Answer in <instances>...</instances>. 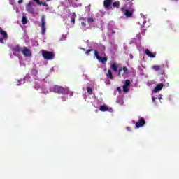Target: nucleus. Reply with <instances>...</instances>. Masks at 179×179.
Wrapping results in <instances>:
<instances>
[{"label":"nucleus","instance_id":"6e6552de","mask_svg":"<svg viewBox=\"0 0 179 179\" xmlns=\"http://www.w3.org/2000/svg\"><path fill=\"white\" fill-rule=\"evenodd\" d=\"M145 124H146V121H145V119H143V117H141L138 120V121L136 123V127L141 128V127H143V125H145Z\"/></svg>","mask_w":179,"mask_h":179},{"label":"nucleus","instance_id":"c756f323","mask_svg":"<svg viewBox=\"0 0 179 179\" xmlns=\"http://www.w3.org/2000/svg\"><path fill=\"white\" fill-rule=\"evenodd\" d=\"M88 94H92L93 93V90H87Z\"/></svg>","mask_w":179,"mask_h":179},{"label":"nucleus","instance_id":"a18cd8bd","mask_svg":"<svg viewBox=\"0 0 179 179\" xmlns=\"http://www.w3.org/2000/svg\"><path fill=\"white\" fill-rule=\"evenodd\" d=\"M76 2H78V0H75Z\"/></svg>","mask_w":179,"mask_h":179},{"label":"nucleus","instance_id":"7c9ffc66","mask_svg":"<svg viewBox=\"0 0 179 179\" xmlns=\"http://www.w3.org/2000/svg\"><path fill=\"white\" fill-rule=\"evenodd\" d=\"M42 6H48V4H47V3H43V4H42Z\"/></svg>","mask_w":179,"mask_h":179},{"label":"nucleus","instance_id":"f8f14e48","mask_svg":"<svg viewBox=\"0 0 179 179\" xmlns=\"http://www.w3.org/2000/svg\"><path fill=\"white\" fill-rule=\"evenodd\" d=\"M145 54L150 58H156V54H152L149 49L145 50Z\"/></svg>","mask_w":179,"mask_h":179},{"label":"nucleus","instance_id":"5701e85b","mask_svg":"<svg viewBox=\"0 0 179 179\" xmlns=\"http://www.w3.org/2000/svg\"><path fill=\"white\" fill-rule=\"evenodd\" d=\"M22 24H27V18L26 17H22Z\"/></svg>","mask_w":179,"mask_h":179},{"label":"nucleus","instance_id":"9d476101","mask_svg":"<svg viewBox=\"0 0 179 179\" xmlns=\"http://www.w3.org/2000/svg\"><path fill=\"white\" fill-rule=\"evenodd\" d=\"M129 86H131V80H126L123 85V90H129Z\"/></svg>","mask_w":179,"mask_h":179},{"label":"nucleus","instance_id":"2f4dec72","mask_svg":"<svg viewBox=\"0 0 179 179\" xmlns=\"http://www.w3.org/2000/svg\"><path fill=\"white\" fill-rule=\"evenodd\" d=\"M81 24H82V26H84V27H85V26H86V23H85V22H82Z\"/></svg>","mask_w":179,"mask_h":179},{"label":"nucleus","instance_id":"c03bdc74","mask_svg":"<svg viewBox=\"0 0 179 179\" xmlns=\"http://www.w3.org/2000/svg\"><path fill=\"white\" fill-rule=\"evenodd\" d=\"M152 101H155V98H152Z\"/></svg>","mask_w":179,"mask_h":179},{"label":"nucleus","instance_id":"a211bd4d","mask_svg":"<svg viewBox=\"0 0 179 179\" xmlns=\"http://www.w3.org/2000/svg\"><path fill=\"white\" fill-rule=\"evenodd\" d=\"M113 8H117V9H118V8H120V1H115L113 3Z\"/></svg>","mask_w":179,"mask_h":179},{"label":"nucleus","instance_id":"ddd939ff","mask_svg":"<svg viewBox=\"0 0 179 179\" xmlns=\"http://www.w3.org/2000/svg\"><path fill=\"white\" fill-rule=\"evenodd\" d=\"M0 33L1 36H3V38H8V32L3 31L1 28H0Z\"/></svg>","mask_w":179,"mask_h":179},{"label":"nucleus","instance_id":"79ce46f5","mask_svg":"<svg viewBox=\"0 0 179 179\" xmlns=\"http://www.w3.org/2000/svg\"><path fill=\"white\" fill-rule=\"evenodd\" d=\"M124 92L128 93V92H129V91H128V90H124Z\"/></svg>","mask_w":179,"mask_h":179},{"label":"nucleus","instance_id":"37998d69","mask_svg":"<svg viewBox=\"0 0 179 179\" xmlns=\"http://www.w3.org/2000/svg\"><path fill=\"white\" fill-rule=\"evenodd\" d=\"M50 1H51V0H46L47 2H50Z\"/></svg>","mask_w":179,"mask_h":179},{"label":"nucleus","instance_id":"473e14b6","mask_svg":"<svg viewBox=\"0 0 179 179\" xmlns=\"http://www.w3.org/2000/svg\"><path fill=\"white\" fill-rule=\"evenodd\" d=\"M23 3V0H19L18 1V3Z\"/></svg>","mask_w":179,"mask_h":179},{"label":"nucleus","instance_id":"39448f33","mask_svg":"<svg viewBox=\"0 0 179 179\" xmlns=\"http://www.w3.org/2000/svg\"><path fill=\"white\" fill-rule=\"evenodd\" d=\"M22 54H23L24 57H31V51H30V49L27 48V47L24 46L22 48Z\"/></svg>","mask_w":179,"mask_h":179},{"label":"nucleus","instance_id":"dca6fc26","mask_svg":"<svg viewBox=\"0 0 179 179\" xmlns=\"http://www.w3.org/2000/svg\"><path fill=\"white\" fill-rule=\"evenodd\" d=\"M164 86V85L163 83H159V84L157 85V86L155 87V89L154 90H162V89H163Z\"/></svg>","mask_w":179,"mask_h":179},{"label":"nucleus","instance_id":"a878e982","mask_svg":"<svg viewBox=\"0 0 179 179\" xmlns=\"http://www.w3.org/2000/svg\"><path fill=\"white\" fill-rule=\"evenodd\" d=\"M85 8H86L87 12H90V5L86 6Z\"/></svg>","mask_w":179,"mask_h":179},{"label":"nucleus","instance_id":"f03ea898","mask_svg":"<svg viewBox=\"0 0 179 179\" xmlns=\"http://www.w3.org/2000/svg\"><path fill=\"white\" fill-rule=\"evenodd\" d=\"M122 13H124L126 17H131L134 15V11L126 9L125 7L121 8Z\"/></svg>","mask_w":179,"mask_h":179},{"label":"nucleus","instance_id":"0eeeda50","mask_svg":"<svg viewBox=\"0 0 179 179\" xmlns=\"http://www.w3.org/2000/svg\"><path fill=\"white\" fill-rule=\"evenodd\" d=\"M13 55H16V54H19L20 52H22V51H23V48L20 47L19 45H17L16 46H15L14 48H13L12 49Z\"/></svg>","mask_w":179,"mask_h":179},{"label":"nucleus","instance_id":"412c9836","mask_svg":"<svg viewBox=\"0 0 179 179\" xmlns=\"http://www.w3.org/2000/svg\"><path fill=\"white\" fill-rule=\"evenodd\" d=\"M54 90H65V89L61 86L55 85Z\"/></svg>","mask_w":179,"mask_h":179},{"label":"nucleus","instance_id":"9b49d317","mask_svg":"<svg viewBox=\"0 0 179 179\" xmlns=\"http://www.w3.org/2000/svg\"><path fill=\"white\" fill-rule=\"evenodd\" d=\"M121 71H124V73H126V75H128L129 73V70L128 69L127 67L124 66V67H120V69H119V73L118 75L119 76L121 75Z\"/></svg>","mask_w":179,"mask_h":179},{"label":"nucleus","instance_id":"cd10ccee","mask_svg":"<svg viewBox=\"0 0 179 179\" xmlns=\"http://www.w3.org/2000/svg\"><path fill=\"white\" fill-rule=\"evenodd\" d=\"M0 43H1V44H4V41H3V38H0Z\"/></svg>","mask_w":179,"mask_h":179},{"label":"nucleus","instance_id":"72a5a7b5","mask_svg":"<svg viewBox=\"0 0 179 179\" xmlns=\"http://www.w3.org/2000/svg\"><path fill=\"white\" fill-rule=\"evenodd\" d=\"M63 91H61V90H57L56 91V93H62Z\"/></svg>","mask_w":179,"mask_h":179},{"label":"nucleus","instance_id":"e433bc0d","mask_svg":"<svg viewBox=\"0 0 179 179\" xmlns=\"http://www.w3.org/2000/svg\"><path fill=\"white\" fill-rule=\"evenodd\" d=\"M87 90H92V88L91 87H87Z\"/></svg>","mask_w":179,"mask_h":179},{"label":"nucleus","instance_id":"58836bf2","mask_svg":"<svg viewBox=\"0 0 179 179\" xmlns=\"http://www.w3.org/2000/svg\"><path fill=\"white\" fill-rule=\"evenodd\" d=\"M19 82H22V83H24V81L23 80H20Z\"/></svg>","mask_w":179,"mask_h":179},{"label":"nucleus","instance_id":"bb28decb","mask_svg":"<svg viewBox=\"0 0 179 179\" xmlns=\"http://www.w3.org/2000/svg\"><path fill=\"white\" fill-rule=\"evenodd\" d=\"M38 5H39L40 6H41V5L43 6V3H44V2H43V1H38Z\"/></svg>","mask_w":179,"mask_h":179},{"label":"nucleus","instance_id":"c85d7f7f","mask_svg":"<svg viewBox=\"0 0 179 179\" xmlns=\"http://www.w3.org/2000/svg\"><path fill=\"white\" fill-rule=\"evenodd\" d=\"M71 23H73V24H75V17L71 18Z\"/></svg>","mask_w":179,"mask_h":179},{"label":"nucleus","instance_id":"6ab92c4d","mask_svg":"<svg viewBox=\"0 0 179 179\" xmlns=\"http://www.w3.org/2000/svg\"><path fill=\"white\" fill-rule=\"evenodd\" d=\"M117 103H119L120 106H122L124 104V99L121 97H118L117 99Z\"/></svg>","mask_w":179,"mask_h":179},{"label":"nucleus","instance_id":"f257e3e1","mask_svg":"<svg viewBox=\"0 0 179 179\" xmlns=\"http://www.w3.org/2000/svg\"><path fill=\"white\" fill-rule=\"evenodd\" d=\"M42 56L43 57L44 59H46L47 61H51L55 57V55L54 54V52L47 50H44L42 52Z\"/></svg>","mask_w":179,"mask_h":179},{"label":"nucleus","instance_id":"7ed1b4c3","mask_svg":"<svg viewBox=\"0 0 179 179\" xmlns=\"http://www.w3.org/2000/svg\"><path fill=\"white\" fill-rule=\"evenodd\" d=\"M41 34L44 36L45 34L46 28H45V17L44 15L41 17Z\"/></svg>","mask_w":179,"mask_h":179},{"label":"nucleus","instance_id":"a19ab883","mask_svg":"<svg viewBox=\"0 0 179 179\" xmlns=\"http://www.w3.org/2000/svg\"><path fill=\"white\" fill-rule=\"evenodd\" d=\"M81 50H83V51H86L85 48H81Z\"/></svg>","mask_w":179,"mask_h":179},{"label":"nucleus","instance_id":"49530a36","mask_svg":"<svg viewBox=\"0 0 179 179\" xmlns=\"http://www.w3.org/2000/svg\"><path fill=\"white\" fill-rule=\"evenodd\" d=\"M120 93H121V91H119Z\"/></svg>","mask_w":179,"mask_h":179},{"label":"nucleus","instance_id":"c9c22d12","mask_svg":"<svg viewBox=\"0 0 179 179\" xmlns=\"http://www.w3.org/2000/svg\"><path fill=\"white\" fill-rule=\"evenodd\" d=\"M127 129L128 131H130V130H131V127H127Z\"/></svg>","mask_w":179,"mask_h":179},{"label":"nucleus","instance_id":"f3484780","mask_svg":"<svg viewBox=\"0 0 179 179\" xmlns=\"http://www.w3.org/2000/svg\"><path fill=\"white\" fill-rule=\"evenodd\" d=\"M152 69H154L155 71H162V66H159V65H154L152 66Z\"/></svg>","mask_w":179,"mask_h":179},{"label":"nucleus","instance_id":"b1692460","mask_svg":"<svg viewBox=\"0 0 179 179\" xmlns=\"http://www.w3.org/2000/svg\"><path fill=\"white\" fill-rule=\"evenodd\" d=\"M92 51H94L93 49L87 50L86 52H85V54L87 55H90V52H92Z\"/></svg>","mask_w":179,"mask_h":179},{"label":"nucleus","instance_id":"393cba45","mask_svg":"<svg viewBox=\"0 0 179 179\" xmlns=\"http://www.w3.org/2000/svg\"><path fill=\"white\" fill-rule=\"evenodd\" d=\"M87 22L88 23H93V22H94V20L93 19V17H89L87 18Z\"/></svg>","mask_w":179,"mask_h":179},{"label":"nucleus","instance_id":"ea45409f","mask_svg":"<svg viewBox=\"0 0 179 179\" xmlns=\"http://www.w3.org/2000/svg\"><path fill=\"white\" fill-rule=\"evenodd\" d=\"M155 93H157V92H159V90H154Z\"/></svg>","mask_w":179,"mask_h":179},{"label":"nucleus","instance_id":"4be33fe9","mask_svg":"<svg viewBox=\"0 0 179 179\" xmlns=\"http://www.w3.org/2000/svg\"><path fill=\"white\" fill-rule=\"evenodd\" d=\"M94 55L96 58V59H98V61L101 59V57H100V55H99V52H97V50H94Z\"/></svg>","mask_w":179,"mask_h":179},{"label":"nucleus","instance_id":"de8ad7c7","mask_svg":"<svg viewBox=\"0 0 179 179\" xmlns=\"http://www.w3.org/2000/svg\"><path fill=\"white\" fill-rule=\"evenodd\" d=\"M126 1H129V0H126Z\"/></svg>","mask_w":179,"mask_h":179},{"label":"nucleus","instance_id":"4c0bfd02","mask_svg":"<svg viewBox=\"0 0 179 179\" xmlns=\"http://www.w3.org/2000/svg\"><path fill=\"white\" fill-rule=\"evenodd\" d=\"M117 90H121V87H118L117 88Z\"/></svg>","mask_w":179,"mask_h":179},{"label":"nucleus","instance_id":"4468645a","mask_svg":"<svg viewBox=\"0 0 179 179\" xmlns=\"http://www.w3.org/2000/svg\"><path fill=\"white\" fill-rule=\"evenodd\" d=\"M110 68L114 71V72H118V66H117V63H113Z\"/></svg>","mask_w":179,"mask_h":179},{"label":"nucleus","instance_id":"f704fd0d","mask_svg":"<svg viewBox=\"0 0 179 179\" xmlns=\"http://www.w3.org/2000/svg\"><path fill=\"white\" fill-rule=\"evenodd\" d=\"M33 1H34V2H36V3H38L40 0H33Z\"/></svg>","mask_w":179,"mask_h":179},{"label":"nucleus","instance_id":"20e7f679","mask_svg":"<svg viewBox=\"0 0 179 179\" xmlns=\"http://www.w3.org/2000/svg\"><path fill=\"white\" fill-rule=\"evenodd\" d=\"M33 6H34V3H33V1H29L26 6V11L29 12V13H34V8H33Z\"/></svg>","mask_w":179,"mask_h":179},{"label":"nucleus","instance_id":"423d86ee","mask_svg":"<svg viewBox=\"0 0 179 179\" xmlns=\"http://www.w3.org/2000/svg\"><path fill=\"white\" fill-rule=\"evenodd\" d=\"M100 111L102 113H106L108 111L109 113H113V108L108 107L107 105H102L99 107Z\"/></svg>","mask_w":179,"mask_h":179},{"label":"nucleus","instance_id":"2eb2a0df","mask_svg":"<svg viewBox=\"0 0 179 179\" xmlns=\"http://www.w3.org/2000/svg\"><path fill=\"white\" fill-rule=\"evenodd\" d=\"M106 76L107 78H108V79L114 78V76H113V72H111V70L108 71V73H106Z\"/></svg>","mask_w":179,"mask_h":179},{"label":"nucleus","instance_id":"1a4fd4ad","mask_svg":"<svg viewBox=\"0 0 179 179\" xmlns=\"http://www.w3.org/2000/svg\"><path fill=\"white\" fill-rule=\"evenodd\" d=\"M111 5H113V0H104L103 6L106 9H110Z\"/></svg>","mask_w":179,"mask_h":179},{"label":"nucleus","instance_id":"aec40b11","mask_svg":"<svg viewBox=\"0 0 179 179\" xmlns=\"http://www.w3.org/2000/svg\"><path fill=\"white\" fill-rule=\"evenodd\" d=\"M101 59H99L98 61H100L101 62H102V64H106L107 62V57H100Z\"/></svg>","mask_w":179,"mask_h":179}]
</instances>
